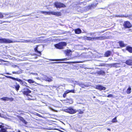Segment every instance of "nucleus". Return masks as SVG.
Instances as JSON below:
<instances>
[{
    "instance_id": "f257e3e1",
    "label": "nucleus",
    "mask_w": 132,
    "mask_h": 132,
    "mask_svg": "<svg viewBox=\"0 0 132 132\" xmlns=\"http://www.w3.org/2000/svg\"><path fill=\"white\" fill-rule=\"evenodd\" d=\"M34 51L36 55L40 56L42 55V52L43 51V47L40 45H37L34 48Z\"/></svg>"
},
{
    "instance_id": "f03ea898",
    "label": "nucleus",
    "mask_w": 132,
    "mask_h": 132,
    "mask_svg": "<svg viewBox=\"0 0 132 132\" xmlns=\"http://www.w3.org/2000/svg\"><path fill=\"white\" fill-rule=\"evenodd\" d=\"M67 45L66 43L64 42H61L55 44L54 46L57 49H62L64 48V47Z\"/></svg>"
},
{
    "instance_id": "7ed1b4c3",
    "label": "nucleus",
    "mask_w": 132,
    "mask_h": 132,
    "mask_svg": "<svg viewBox=\"0 0 132 132\" xmlns=\"http://www.w3.org/2000/svg\"><path fill=\"white\" fill-rule=\"evenodd\" d=\"M23 94L28 97L30 96L32 97V96L29 94L31 92V91L29 88H23L21 90Z\"/></svg>"
},
{
    "instance_id": "20e7f679",
    "label": "nucleus",
    "mask_w": 132,
    "mask_h": 132,
    "mask_svg": "<svg viewBox=\"0 0 132 132\" xmlns=\"http://www.w3.org/2000/svg\"><path fill=\"white\" fill-rule=\"evenodd\" d=\"M64 111L65 112L70 114H73L77 112L76 110L74 109L72 107H70L64 109Z\"/></svg>"
},
{
    "instance_id": "39448f33",
    "label": "nucleus",
    "mask_w": 132,
    "mask_h": 132,
    "mask_svg": "<svg viewBox=\"0 0 132 132\" xmlns=\"http://www.w3.org/2000/svg\"><path fill=\"white\" fill-rule=\"evenodd\" d=\"M7 77L8 78L10 79H11L14 80H16L18 81H19V82L20 84L21 85H24L26 86H27V83L25 82H23V81L21 79H18V78H15L13 77H12L10 76H7Z\"/></svg>"
},
{
    "instance_id": "423d86ee",
    "label": "nucleus",
    "mask_w": 132,
    "mask_h": 132,
    "mask_svg": "<svg viewBox=\"0 0 132 132\" xmlns=\"http://www.w3.org/2000/svg\"><path fill=\"white\" fill-rule=\"evenodd\" d=\"M54 7L56 8H60L66 7L65 5L63 3L59 2H54Z\"/></svg>"
},
{
    "instance_id": "0eeeda50",
    "label": "nucleus",
    "mask_w": 132,
    "mask_h": 132,
    "mask_svg": "<svg viewBox=\"0 0 132 132\" xmlns=\"http://www.w3.org/2000/svg\"><path fill=\"white\" fill-rule=\"evenodd\" d=\"M13 42V41L9 39L6 38H0V43L5 44H9Z\"/></svg>"
},
{
    "instance_id": "6e6552de",
    "label": "nucleus",
    "mask_w": 132,
    "mask_h": 132,
    "mask_svg": "<svg viewBox=\"0 0 132 132\" xmlns=\"http://www.w3.org/2000/svg\"><path fill=\"white\" fill-rule=\"evenodd\" d=\"M123 26L125 29L129 28L132 27V25L128 21H124Z\"/></svg>"
},
{
    "instance_id": "1a4fd4ad",
    "label": "nucleus",
    "mask_w": 132,
    "mask_h": 132,
    "mask_svg": "<svg viewBox=\"0 0 132 132\" xmlns=\"http://www.w3.org/2000/svg\"><path fill=\"white\" fill-rule=\"evenodd\" d=\"M63 101H64V102L65 103L68 105L72 104L73 102V100L71 98H67Z\"/></svg>"
},
{
    "instance_id": "9d476101",
    "label": "nucleus",
    "mask_w": 132,
    "mask_h": 132,
    "mask_svg": "<svg viewBox=\"0 0 132 132\" xmlns=\"http://www.w3.org/2000/svg\"><path fill=\"white\" fill-rule=\"evenodd\" d=\"M95 88L100 90H105L106 88L100 85H98L96 86Z\"/></svg>"
},
{
    "instance_id": "9b49d317",
    "label": "nucleus",
    "mask_w": 132,
    "mask_h": 132,
    "mask_svg": "<svg viewBox=\"0 0 132 132\" xmlns=\"http://www.w3.org/2000/svg\"><path fill=\"white\" fill-rule=\"evenodd\" d=\"M72 51L70 50H67L64 51V53L68 56H71L72 55Z\"/></svg>"
},
{
    "instance_id": "f8f14e48",
    "label": "nucleus",
    "mask_w": 132,
    "mask_h": 132,
    "mask_svg": "<svg viewBox=\"0 0 132 132\" xmlns=\"http://www.w3.org/2000/svg\"><path fill=\"white\" fill-rule=\"evenodd\" d=\"M51 14L58 16H61V13L60 12H54L52 11L51 12Z\"/></svg>"
},
{
    "instance_id": "ddd939ff",
    "label": "nucleus",
    "mask_w": 132,
    "mask_h": 132,
    "mask_svg": "<svg viewBox=\"0 0 132 132\" xmlns=\"http://www.w3.org/2000/svg\"><path fill=\"white\" fill-rule=\"evenodd\" d=\"M107 37L105 36H101L98 37H95V40H103L106 39Z\"/></svg>"
},
{
    "instance_id": "4468645a",
    "label": "nucleus",
    "mask_w": 132,
    "mask_h": 132,
    "mask_svg": "<svg viewBox=\"0 0 132 132\" xmlns=\"http://www.w3.org/2000/svg\"><path fill=\"white\" fill-rule=\"evenodd\" d=\"M120 63H115L111 64L110 66L111 67L118 68L120 67Z\"/></svg>"
},
{
    "instance_id": "2eb2a0df",
    "label": "nucleus",
    "mask_w": 132,
    "mask_h": 132,
    "mask_svg": "<svg viewBox=\"0 0 132 132\" xmlns=\"http://www.w3.org/2000/svg\"><path fill=\"white\" fill-rule=\"evenodd\" d=\"M71 59L70 58H65L61 59H50L49 60L50 61H65L67 60H69Z\"/></svg>"
},
{
    "instance_id": "dca6fc26",
    "label": "nucleus",
    "mask_w": 132,
    "mask_h": 132,
    "mask_svg": "<svg viewBox=\"0 0 132 132\" xmlns=\"http://www.w3.org/2000/svg\"><path fill=\"white\" fill-rule=\"evenodd\" d=\"M96 73L98 75H101L103 76H104L105 74V71L102 70H100L99 71H96Z\"/></svg>"
},
{
    "instance_id": "f3484780",
    "label": "nucleus",
    "mask_w": 132,
    "mask_h": 132,
    "mask_svg": "<svg viewBox=\"0 0 132 132\" xmlns=\"http://www.w3.org/2000/svg\"><path fill=\"white\" fill-rule=\"evenodd\" d=\"M16 117L19 119V120L22 121L23 123H24L25 124H26L27 122H26L25 120L23 118L17 115Z\"/></svg>"
},
{
    "instance_id": "a211bd4d",
    "label": "nucleus",
    "mask_w": 132,
    "mask_h": 132,
    "mask_svg": "<svg viewBox=\"0 0 132 132\" xmlns=\"http://www.w3.org/2000/svg\"><path fill=\"white\" fill-rule=\"evenodd\" d=\"M125 63L127 65L129 66L132 65V59H128L126 61Z\"/></svg>"
},
{
    "instance_id": "6ab92c4d",
    "label": "nucleus",
    "mask_w": 132,
    "mask_h": 132,
    "mask_svg": "<svg viewBox=\"0 0 132 132\" xmlns=\"http://www.w3.org/2000/svg\"><path fill=\"white\" fill-rule=\"evenodd\" d=\"M118 43L119 44L120 47L121 48L125 47L126 45V44L124 43L123 42V41H119L118 42Z\"/></svg>"
},
{
    "instance_id": "aec40b11",
    "label": "nucleus",
    "mask_w": 132,
    "mask_h": 132,
    "mask_svg": "<svg viewBox=\"0 0 132 132\" xmlns=\"http://www.w3.org/2000/svg\"><path fill=\"white\" fill-rule=\"evenodd\" d=\"M111 52L109 51H107L104 54V56L105 57H108L111 54Z\"/></svg>"
},
{
    "instance_id": "412c9836",
    "label": "nucleus",
    "mask_w": 132,
    "mask_h": 132,
    "mask_svg": "<svg viewBox=\"0 0 132 132\" xmlns=\"http://www.w3.org/2000/svg\"><path fill=\"white\" fill-rule=\"evenodd\" d=\"M75 33L76 34H79L81 32V31L79 28H77L74 30Z\"/></svg>"
},
{
    "instance_id": "4be33fe9",
    "label": "nucleus",
    "mask_w": 132,
    "mask_h": 132,
    "mask_svg": "<svg viewBox=\"0 0 132 132\" xmlns=\"http://www.w3.org/2000/svg\"><path fill=\"white\" fill-rule=\"evenodd\" d=\"M126 50L130 53H132V47L129 46L126 47Z\"/></svg>"
},
{
    "instance_id": "5701e85b",
    "label": "nucleus",
    "mask_w": 132,
    "mask_h": 132,
    "mask_svg": "<svg viewBox=\"0 0 132 132\" xmlns=\"http://www.w3.org/2000/svg\"><path fill=\"white\" fill-rule=\"evenodd\" d=\"M15 84V85L14 86V88L17 91H18L19 89L20 86L17 82H16Z\"/></svg>"
},
{
    "instance_id": "b1692460",
    "label": "nucleus",
    "mask_w": 132,
    "mask_h": 132,
    "mask_svg": "<svg viewBox=\"0 0 132 132\" xmlns=\"http://www.w3.org/2000/svg\"><path fill=\"white\" fill-rule=\"evenodd\" d=\"M85 39L88 40H95V37H89L86 36L85 38Z\"/></svg>"
},
{
    "instance_id": "393cba45",
    "label": "nucleus",
    "mask_w": 132,
    "mask_h": 132,
    "mask_svg": "<svg viewBox=\"0 0 132 132\" xmlns=\"http://www.w3.org/2000/svg\"><path fill=\"white\" fill-rule=\"evenodd\" d=\"M7 128L6 127L5 128L2 127L0 129V132H8L7 131Z\"/></svg>"
},
{
    "instance_id": "a878e982",
    "label": "nucleus",
    "mask_w": 132,
    "mask_h": 132,
    "mask_svg": "<svg viewBox=\"0 0 132 132\" xmlns=\"http://www.w3.org/2000/svg\"><path fill=\"white\" fill-rule=\"evenodd\" d=\"M63 63H67V64H71V63H79V62L77 61H69L63 62Z\"/></svg>"
},
{
    "instance_id": "bb28decb",
    "label": "nucleus",
    "mask_w": 132,
    "mask_h": 132,
    "mask_svg": "<svg viewBox=\"0 0 132 132\" xmlns=\"http://www.w3.org/2000/svg\"><path fill=\"white\" fill-rule=\"evenodd\" d=\"M8 97H4L1 98V99L4 101H8Z\"/></svg>"
},
{
    "instance_id": "cd10ccee",
    "label": "nucleus",
    "mask_w": 132,
    "mask_h": 132,
    "mask_svg": "<svg viewBox=\"0 0 132 132\" xmlns=\"http://www.w3.org/2000/svg\"><path fill=\"white\" fill-rule=\"evenodd\" d=\"M41 13L43 14H45V15L46 14H51V12H46L45 11H41Z\"/></svg>"
},
{
    "instance_id": "c85d7f7f",
    "label": "nucleus",
    "mask_w": 132,
    "mask_h": 132,
    "mask_svg": "<svg viewBox=\"0 0 132 132\" xmlns=\"http://www.w3.org/2000/svg\"><path fill=\"white\" fill-rule=\"evenodd\" d=\"M131 89L130 87H129L127 89L126 92L127 94H130L131 92Z\"/></svg>"
},
{
    "instance_id": "c756f323",
    "label": "nucleus",
    "mask_w": 132,
    "mask_h": 132,
    "mask_svg": "<svg viewBox=\"0 0 132 132\" xmlns=\"http://www.w3.org/2000/svg\"><path fill=\"white\" fill-rule=\"evenodd\" d=\"M76 111H77V112H78V114H82L84 113V112L80 109L77 110H76Z\"/></svg>"
},
{
    "instance_id": "7c9ffc66",
    "label": "nucleus",
    "mask_w": 132,
    "mask_h": 132,
    "mask_svg": "<svg viewBox=\"0 0 132 132\" xmlns=\"http://www.w3.org/2000/svg\"><path fill=\"white\" fill-rule=\"evenodd\" d=\"M117 116H116V117H114V118L112 119V120L111 121V122L112 123H114V122H117Z\"/></svg>"
},
{
    "instance_id": "2f4dec72",
    "label": "nucleus",
    "mask_w": 132,
    "mask_h": 132,
    "mask_svg": "<svg viewBox=\"0 0 132 132\" xmlns=\"http://www.w3.org/2000/svg\"><path fill=\"white\" fill-rule=\"evenodd\" d=\"M25 80L27 81L30 84L33 83L35 82L34 80L31 79Z\"/></svg>"
},
{
    "instance_id": "473e14b6",
    "label": "nucleus",
    "mask_w": 132,
    "mask_h": 132,
    "mask_svg": "<svg viewBox=\"0 0 132 132\" xmlns=\"http://www.w3.org/2000/svg\"><path fill=\"white\" fill-rule=\"evenodd\" d=\"M67 90L68 93H75V89H73L71 90Z\"/></svg>"
},
{
    "instance_id": "72a5a7b5",
    "label": "nucleus",
    "mask_w": 132,
    "mask_h": 132,
    "mask_svg": "<svg viewBox=\"0 0 132 132\" xmlns=\"http://www.w3.org/2000/svg\"><path fill=\"white\" fill-rule=\"evenodd\" d=\"M68 93L67 90H66L64 92V94H63V97L64 98H65L67 96V94Z\"/></svg>"
},
{
    "instance_id": "f704fd0d",
    "label": "nucleus",
    "mask_w": 132,
    "mask_h": 132,
    "mask_svg": "<svg viewBox=\"0 0 132 132\" xmlns=\"http://www.w3.org/2000/svg\"><path fill=\"white\" fill-rule=\"evenodd\" d=\"M106 65V64L105 63H101L98 65L99 67H105Z\"/></svg>"
},
{
    "instance_id": "c9c22d12",
    "label": "nucleus",
    "mask_w": 132,
    "mask_h": 132,
    "mask_svg": "<svg viewBox=\"0 0 132 132\" xmlns=\"http://www.w3.org/2000/svg\"><path fill=\"white\" fill-rule=\"evenodd\" d=\"M14 98H9L8 97V101H12L14 100Z\"/></svg>"
},
{
    "instance_id": "e433bc0d",
    "label": "nucleus",
    "mask_w": 132,
    "mask_h": 132,
    "mask_svg": "<svg viewBox=\"0 0 132 132\" xmlns=\"http://www.w3.org/2000/svg\"><path fill=\"white\" fill-rule=\"evenodd\" d=\"M47 81L49 82L51 81L52 80V79H51L49 78H47Z\"/></svg>"
},
{
    "instance_id": "4c0bfd02",
    "label": "nucleus",
    "mask_w": 132,
    "mask_h": 132,
    "mask_svg": "<svg viewBox=\"0 0 132 132\" xmlns=\"http://www.w3.org/2000/svg\"><path fill=\"white\" fill-rule=\"evenodd\" d=\"M24 41L26 43L30 42H31L30 40H26Z\"/></svg>"
},
{
    "instance_id": "58836bf2",
    "label": "nucleus",
    "mask_w": 132,
    "mask_h": 132,
    "mask_svg": "<svg viewBox=\"0 0 132 132\" xmlns=\"http://www.w3.org/2000/svg\"><path fill=\"white\" fill-rule=\"evenodd\" d=\"M3 17V14L2 13H0V18H2Z\"/></svg>"
},
{
    "instance_id": "ea45409f",
    "label": "nucleus",
    "mask_w": 132,
    "mask_h": 132,
    "mask_svg": "<svg viewBox=\"0 0 132 132\" xmlns=\"http://www.w3.org/2000/svg\"><path fill=\"white\" fill-rule=\"evenodd\" d=\"M113 96V95L112 94H110L107 95V97H112Z\"/></svg>"
},
{
    "instance_id": "a19ab883",
    "label": "nucleus",
    "mask_w": 132,
    "mask_h": 132,
    "mask_svg": "<svg viewBox=\"0 0 132 132\" xmlns=\"http://www.w3.org/2000/svg\"><path fill=\"white\" fill-rule=\"evenodd\" d=\"M12 73L13 74H18V71L16 72L15 71H13L12 72Z\"/></svg>"
},
{
    "instance_id": "79ce46f5",
    "label": "nucleus",
    "mask_w": 132,
    "mask_h": 132,
    "mask_svg": "<svg viewBox=\"0 0 132 132\" xmlns=\"http://www.w3.org/2000/svg\"><path fill=\"white\" fill-rule=\"evenodd\" d=\"M36 115H37V116L40 117H42V116L38 113H37Z\"/></svg>"
},
{
    "instance_id": "37998d69",
    "label": "nucleus",
    "mask_w": 132,
    "mask_h": 132,
    "mask_svg": "<svg viewBox=\"0 0 132 132\" xmlns=\"http://www.w3.org/2000/svg\"><path fill=\"white\" fill-rule=\"evenodd\" d=\"M4 126L2 125H0V128L1 129L2 127H4Z\"/></svg>"
},
{
    "instance_id": "c03bdc74",
    "label": "nucleus",
    "mask_w": 132,
    "mask_h": 132,
    "mask_svg": "<svg viewBox=\"0 0 132 132\" xmlns=\"http://www.w3.org/2000/svg\"><path fill=\"white\" fill-rule=\"evenodd\" d=\"M56 130H58V131H59L60 132H63V131H62L59 129H55Z\"/></svg>"
},
{
    "instance_id": "a18cd8bd",
    "label": "nucleus",
    "mask_w": 132,
    "mask_h": 132,
    "mask_svg": "<svg viewBox=\"0 0 132 132\" xmlns=\"http://www.w3.org/2000/svg\"><path fill=\"white\" fill-rule=\"evenodd\" d=\"M56 130H58V131H59L60 132H63V131H62L59 129H55Z\"/></svg>"
},
{
    "instance_id": "49530a36",
    "label": "nucleus",
    "mask_w": 132,
    "mask_h": 132,
    "mask_svg": "<svg viewBox=\"0 0 132 132\" xmlns=\"http://www.w3.org/2000/svg\"><path fill=\"white\" fill-rule=\"evenodd\" d=\"M107 129L108 131H111V129H110V128H108V129Z\"/></svg>"
},
{
    "instance_id": "de8ad7c7",
    "label": "nucleus",
    "mask_w": 132,
    "mask_h": 132,
    "mask_svg": "<svg viewBox=\"0 0 132 132\" xmlns=\"http://www.w3.org/2000/svg\"><path fill=\"white\" fill-rule=\"evenodd\" d=\"M18 112H21L22 111L20 110H19L18 111Z\"/></svg>"
},
{
    "instance_id": "09e8293b",
    "label": "nucleus",
    "mask_w": 132,
    "mask_h": 132,
    "mask_svg": "<svg viewBox=\"0 0 132 132\" xmlns=\"http://www.w3.org/2000/svg\"><path fill=\"white\" fill-rule=\"evenodd\" d=\"M20 114H22V115H23L24 114V113H21Z\"/></svg>"
},
{
    "instance_id": "8fccbe9b",
    "label": "nucleus",
    "mask_w": 132,
    "mask_h": 132,
    "mask_svg": "<svg viewBox=\"0 0 132 132\" xmlns=\"http://www.w3.org/2000/svg\"><path fill=\"white\" fill-rule=\"evenodd\" d=\"M3 22H2L0 20V24H1Z\"/></svg>"
},
{
    "instance_id": "3c124183",
    "label": "nucleus",
    "mask_w": 132,
    "mask_h": 132,
    "mask_svg": "<svg viewBox=\"0 0 132 132\" xmlns=\"http://www.w3.org/2000/svg\"><path fill=\"white\" fill-rule=\"evenodd\" d=\"M60 63V62H54V63Z\"/></svg>"
},
{
    "instance_id": "603ef678",
    "label": "nucleus",
    "mask_w": 132,
    "mask_h": 132,
    "mask_svg": "<svg viewBox=\"0 0 132 132\" xmlns=\"http://www.w3.org/2000/svg\"><path fill=\"white\" fill-rule=\"evenodd\" d=\"M28 100H32V99H31V98H28Z\"/></svg>"
},
{
    "instance_id": "864d4df0",
    "label": "nucleus",
    "mask_w": 132,
    "mask_h": 132,
    "mask_svg": "<svg viewBox=\"0 0 132 132\" xmlns=\"http://www.w3.org/2000/svg\"><path fill=\"white\" fill-rule=\"evenodd\" d=\"M6 74H8V75H10L11 74H10L9 73H7Z\"/></svg>"
},
{
    "instance_id": "5fc2aeb1",
    "label": "nucleus",
    "mask_w": 132,
    "mask_h": 132,
    "mask_svg": "<svg viewBox=\"0 0 132 132\" xmlns=\"http://www.w3.org/2000/svg\"><path fill=\"white\" fill-rule=\"evenodd\" d=\"M130 105L131 106H132V103H131Z\"/></svg>"
},
{
    "instance_id": "6e6d98bb",
    "label": "nucleus",
    "mask_w": 132,
    "mask_h": 132,
    "mask_svg": "<svg viewBox=\"0 0 132 132\" xmlns=\"http://www.w3.org/2000/svg\"><path fill=\"white\" fill-rule=\"evenodd\" d=\"M1 116V113H0V116Z\"/></svg>"
},
{
    "instance_id": "4d7b16f0",
    "label": "nucleus",
    "mask_w": 132,
    "mask_h": 132,
    "mask_svg": "<svg viewBox=\"0 0 132 132\" xmlns=\"http://www.w3.org/2000/svg\"><path fill=\"white\" fill-rule=\"evenodd\" d=\"M95 97H94V98H95Z\"/></svg>"
},
{
    "instance_id": "13d9d810",
    "label": "nucleus",
    "mask_w": 132,
    "mask_h": 132,
    "mask_svg": "<svg viewBox=\"0 0 132 132\" xmlns=\"http://www.w3.org/2000/svg\"><path fill=\"white\" fill-rule=\"evenodd\" d=\"M2 124L3 125V123H2Z\"/></svg>"
}]
</instances>
